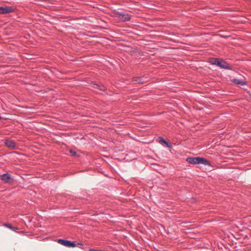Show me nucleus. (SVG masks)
Listing matches in <instances>:
<instances>
[{
    "mask_svg": "<svg viewBox=\"0 0 251 251\" xmlns=\"http://www.w3.org/2000/svg\"><path fill=\"white\" fill-rule=\"evenodd\" d=\"M232 81L234 84H237V85H245L246 84L245 81H244L241 79H236V78L233 79L232 80Z\"/></svg>",
    "mask_w": 251,
    "mask_h": 251,
    "instance_id": "9",
    "label": "nucleus"
},
{
    "mask_svg": "<svg viewBox=\"0 0 251 251\" xmlns=\"http://www.w3.org/2000/svg\"><path fill=\"white\" fill-rule=\"evenodd\" d=\"M199 164H203L205 165H209L210 164L208 160H207L204 158H202V157H199Z\"/></svg>",
    "mask_w": 251,
    "mask_h": 251,
    "instance_id": "11",
    "label": "nucleus"
},
{
    "mask_svg": "<svg viewBox=\"0 0 251 251\" xmlns=\"http://www.w3.org/2000/svg\"><path fill=\"white\" fill-rule=\"evenodd\" d=\"M217 66L220 67L222 69L229 70H231V68L229 66L228 64L226 61L221 59H219Z\"/></svg>",
    "mask_w": 251,
    "mask_h": 251,
    "instance_id": "2",
    "label": "nucleus"
},
{
    "mask_svg": "<svg viewBox=\"0 0 251 251\" xmlns=\"http://www.w3.org/2000/svg\"><path fill=\"white\" fill-rule=\"evenodd\" d=\"M77 245L78 246H82V243H78L77 244Z\"/></svg>",
    "mask_w": 251,
    "mask_h": 251,
    "instance_id": "18",
    "label": "nucleus"
},
{
    "mask_svg": "<svg viewBox=\"0 0 251 251\" xmlns=\"http://www.w3.org/2000/svg\"><path fill=\"white\" fill-rule=\"evenodd\" d=\"M75 241L71 242L70 241L69 247H75L76 246Z\"/></svg>",
    "mask_w": 251,
    "mask_h": 251,
    "instance_id": "15",
    "label": "nucleus"
},
{
    "mask_svg": "<svg viewBox=\"0 0 251 251\" xmlns=\"http://www.w3.org/2000/svg\"><path fill=\"white\" fill-rule=\"evenodd\" d=\"M117 15H119V17L122 19V21H126V15L125 14L118 12L117 13Z\"/></svg>",
    "mask_w": 251,
    "mask_h": 251,
    "instance_id": "13",
    "label": "nucleus"
},
{
    "mask_svg": "<svg viewBox=\"0 0 251 251\" xmlns=\"http://www.w3.org/2000/svg\"><path fill=\"white\" fill-rule=\"evenodd\" d=\"M199 157H188L186 161L191 164H199Z\"/></svg>",
    "mask_w": 251,
    "mask_h": 251,
    "instance_id": "5",
    "label": "nucleus"
},
{
    "mask_svg": "<svg viewBox=\"0 0 251 251\" xmlns=\"http://www.w3.org/2000/svg\"><path fill=\"white\" fill-rule=\"evenodd\" d=\"M0 179L5 183H9L13 179L12 176L7 173L0 175Z\"/></svg>",
    "mask_w": 251,
    "mask_h": 251,
    "instance_id": "3",
    "label": "nucleus"
},
{
    "mask_svg": "<svg viewBox=\"0 0 251 251\" xmlns=\"http://www.w3.org/2000/svg\"><path fill=\"white\" fill-rule=\"evenodd\" d=\"M126 21H129L131 19V16L128 14H126Z\"/></svg>",
    "mask_w": 251,
    "mask_h": 251,
    "instance_id": "16",
    "label": "nucleus"
},
{
    "mask_svg": "<svg viewBox=\"0 0 251 251\" xmlns=\"http://www.w3.org/2000/svg\"><path fill=\"white\" fill-rule=\"evenodd\" d=\"M70 153L73 156H75L76 154V152L72 150L70 151Z\"/></svg>",
    "mask_w": 251,
    "mask_h": 251,
    "instance_id": "17",
    "label": "nucleus"
},
{
    "mask_svg": "<svg viewBox=\"0 0 251 251\" xmlns=\"http://www.w3.org/2000/svg\"><path fill=\"white\" fill-rule=\"evenodd\" d=\"M1 119V117L0 116V119Z\"/></svg>",
    "mask_w": 251,
    "mask_h": 251,
    "instance_id": "19",
    "label": "nucleus"
},
{
    "mask_svg": "<svg viewBox=\"0 0 251 251\" xmlns=\"http://www.w3.org/2000/svg\"><path fill=\"white\" fill-rule=\"evenodd\" d=\"M132 81L134 83H141L143 84L147 82L146 78H143L141 77H136L132 78Z\"/></svg>",
    "mask_w": 251,
    "mask_h": 251,
    "instance_id": "6",
    "label": "nucleus"
},
{
    "mask_svg": "<svg viewBox=\"0 0 251 251\" xmlns=\"http://www.w3.org/2000/svg\"><path fill=\"white\" fill-rule=\"evenodd\" d=\"M15 8L10 6H0V14H6L14 12Z\"/></svg>",
    "mask_w": 251,
    "mask_h": 251,
    "instance_id": "1",
    "label": "nucleus"
},
{
    "mask_svg": "<svg viewBox=\"0 0 251 251\" xmlns=\"http://www.w3.org/2000/svg\"><path fill=\"white\" fill-rule=\"evenodd\" d=\"M219 59H220L217 58H212L210 60V63L212 65H216L218 66Z\"/></svg>",
    "mask_w": 251,
    "mask_h": 251,
    "instance_id": "12",
    "label": "nucleus"
},
{
    "mask_svg": "<svg viewBox=\"0 0 251 251\" xmlns=\"http://www.w3.org/2000/svg\"><path fill=\"white\" fill-rule=\"evenodd\" d=\"M159 142L161 144L164 143L167 148L171 149L172 148V146L170 144H169L168 142H167L164 138L161 137H159L158 138Z\"/></svg>",
    "mask_w": 251,
    "mask_h": 251,
    "instance_id": "8",
    "label": "nucleus"
},
{
    "mask_svg": "<svg viewBox=\"0 0 251 251\" xmlns=\"http://www.w3.org/2000/svg\"><path fill=\"white\" fill-rule=\"evenodd\" d=\"M5 226L12 229V230H15V229H17V228H15V227H13L11 225L9 224H4L3 225Z\"/></svg>",
    "mask_w": 251,
    "mask_h": 251,
    "instance_id": "14",
    "label": "nucleus"
},
{
    "mask_svg": "<svg viewBox=\"0 0 251 251\" xmlns=\"http://www.w3.org/2000/svg\"><path fill=\"white\" fill-rule=\"evenodd\" d=\"M92 85L94 88L98 89L100 91H104L106 89L105 87L101 84H98L95 82H92Z\"/></svg>",
    "mask_w": 251,
    "mask_h": 251,
    "instance_id": "7",
    "label": "nucleus"
},
{
    "mask_svg": "<svg viewBox=\"0 0 251 251\" xmlns=\"http://www.w3.org/2000/svg\"><path fill=\"white\" fill-rule=\"evenodd\" d=\"M58 243L65 247H69L70 241L59 239L58 240Z\"/></svg>",
    "mask_w": 251,
    "mask_h": 251,
    "instance_id": "10",
    "label": "nucleus"
},
{
    "mask_svg": "<svg viewBox=\"0 0 251 251\" xmlns=\"http://www.w3.org/2000/svg\"><path fill=\"white\" fill-rule=\"evenodd\" d=\"M4 143L6 147L11 149H14L16 148V143L13 141L6 139L4 141Z\"/></svg>",
    "mask_w": 251,
    "mask_h": 251,
    "instance_id": "4",
    "label": "nucleus"
}]
</instances>
